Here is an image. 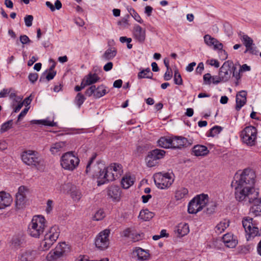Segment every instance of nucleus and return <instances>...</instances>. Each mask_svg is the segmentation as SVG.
Wrapping results in <instances>:
<instances>
[{
    "label": "nucleus",
    "mask_w": 261,
    "mask_h": 261,
    "mask_svg": "<svg viewBox=\"0 0 261 261\" xmlns=\"http://www.w3.org/2000/svg\"><path fill=\"white\" fill-rule=\"evenodd\" d=\"M20 41L23 44H25L31 42L29 38L25 35H21L20 36Z\"/></svg>",
    "instance_id": "56"
},
{
    "label": "nucleus",
    "mask_w": 261,
    "mask_h": 261,
    "mask_svg": "<svg viewBox=\"0 0 261 261\" xmlns=\"http://www.w3.org/2000/svg\"><path fill=\"white\" fill-rule=\"evenodd\" d=\"M117 54V50L114 47H110L107 49L101 56V59L103 61H107L113 59Z\"/></svg>",
    "instance_id": "27"
},
{
    "label": "nucleus",
    "mask_w": 261,
    "mask_h": 261,
    "mask_svg": "<svg viewBox=\"0 0 261 261\" xmlns=\"http://www.w3.org/2000/svg\"><path fill=\"white\" fill-rule=\"evenodd\" d=\"M174 231L178 237H182L189 233V225L186 223H180L176 227Z\"/></svg>",
    "instance_id": "23"
},
{
    "label": "nucleus",
    "mask_w": 261,
    "mask_h": 261,
    "mask_svg": "<svg viewBox=\"0 0 261 261\" xmlns=\"http://www.w3.org/2000/svg\"><path fill=\"white\" fill-rule=\"evenodd\" d=\"M54 206V201L52 200L48 199L46 202V207L45 208L46 213L47 214H50L52 212Z\"/></svg>",
    "instance_id": "54"
},
{
    "label": "nucleus",
    "mask_w": 261,
    "mask_h": 261,
    "mask_svg": "<svg viewBox=\"0 0 261 261\" xmlns=\"http://www.w3.org/2000/svg\"><path fill=\"white\" fill-rule=\"evenodd\" d=\"M144 237V234L143 232H137L134 229H133L130 239L134 242H137L142 240Z\"/></svg>",
    "instance_id": "42"
},
{
    "label": "nucleus",
    "mask_w": 261,
    "mask_h": 261,
    "mask_svg": "<svg viewBox=\"0 0 261 261\" xmlns=\"http://www.w3.org/2000/svg\"><path fill=\"white\" fill-rule=\"evenodd\" d=\"M105 169L106 171L105 175H106L107 178V180H108V181H112L118 178L117 175L114 174L113 172H110L109 171L108 172V167L105 168Z\"/></svg>",
    "instance_id": "46"
},
{
    "label": "nucleus",
    "mask_w": 261,
    "mask_h": 261,
    "mask_svg": "<svg viewBox=\"0 0 261 261\" xmlns=\"http://www.w3.org/2000/svg\"><path fill=\"white\" fill-rule=\"evenodd\" d=\"M241 72V71H240V69L239 70H237V67L233 64V67L231 68V73H232V76L234 77L237 81L236 82V85H238V80L241 77V75L240 74Z\"/></svg>",
    "instance_id": "45"
},
{
    "label": "nucleus",
    "mask_w": 261,
    "mask_h": 261,
    "mask_svg": "<svg viewBox=\"0 0 261 261\" xmlns=\"http://www.w3.org/2000/svg\"><path fill=\"white\" fill-rule=\"evenodd\" d=\"M61 256L62 255L61 254V253L54 249L47 255L46 259L48 261H54Z\"/></svg>",
    "instance_id": "40"
},
{
    "label": "nucleus",
    "mask_w": 261,
    "mask_h": 261,
    "mask_svg": "<svg viewBox=\"0 0 261 261\" xmlns=\"http://www.w3.org/2000/svg\"><path fill=\"white\" fill-rule=\"evenodd\" d=\"M233 63L227 61L225 62L220 68L219 72V80L214 82V84H218L220 82H226L230 78L231 75V68Z\"/></svg>",
    "instance_id": "11"
},
{
    "label": "nucleus",
    "mask_w": 261,
    "mask_h": 261,
    "mask_svg": "<svg viewBox=\"0 0 261 261\" xmlns=\"http://www.w3.org/2000/svg\"><path fill=\"white\" fill-rule=\"evenodd\" d=\"M60 233L59 227L54 225L46 231L42 241L40 248L42 251L48 250L56 242Z\"/></svg>",
    "instance_id": "3"
},
{
    "label": "nucleus",
    "mask_w": 261,
    "mask_h": 261,
    "mask_svg": "<svg viewBox=\"0 0 261 261\" xmlns=\"http://www.w3.org/2000/svg\"><path fill=\"white\" fill-rule=\"evenodd\" d=\"M85 99L86 98L83 94L81 93H78L75 98L74 102L79 108H80Z\"/></svg>",
    "instance_id": "44"
},
{
    "label": "nucleus",
    "mask_w": 261,
    "mask_h": 261,
    "mask_svg": "<svg viewBox=\"0 0 261 261\" xmlns=\"http://www.w3.org/2000/svg\"><path fill=\"white\" fill-rule=\"evenodd\" d=\"M66 143L64 141H60L53 144L50 148V151L51 154H55L57 153L65 150Z\"/></svg>",
    "instance_id": "24"
},
{
    "label": "nucleus",
    "mask_w": 261,
    "mask_h": 261,
    "mask_svg": "<svg viewBox=\"0 0 261 261\" xmlns=\"http://www.w3.org/2000/svg\"><path fill=\"white\" fill-rule=\"evenodd\" d=\"M225 245L228 248H234L238 244V240L231 233H226L222 238Z\"/></svg>",
    "instance_id": "21"
},
{
    "label": "nucleus",
    "mask_w": 261,
    "mask_h": 261,
    "mask_svg": "<svg viewBox=\"0 0 261 261\" xmlns=\"http://www.w3.org/2000/svg\"><path fill=\"white\" fill-rule=\"evenodd\" d=\"M34 17L31 15H26L24 18L25 24L27 27H30L32 25Z\"/></svg>",
    "instance_id": "55"
},
{
    "label": "nucleus",
    "mask_w": 261,
    "mask_h": 261,
    "mask_svg": "<svg viewBox=\"0 0 261 261\" xmlns=\"http://www.w3.org/2000/svg\"><path fill=\"white\" fill-rule=\"evenodd\" d=\"M47 227V221L44 216L35 215L29 223L27 233L29 236L39 239L42 236Z\"/></svg>",
    "instance_id": "2"
},
{
    "label": "nucleus",
    "mask_w": 261,
    "mask_h": 261,
    "mask_svg": "<svg viewBox=\"0 0 261 261\" xmlns=\"http://www.w3.org/2000/svg\"><path fill=\"white\" fill-rule=\"evenodd\" d=\"M255 172L250 169H245L236 180L235 196L237 200L243 201L248 199L250 201L258 197V193L255 191L254 185L255 181Z\"/></svg>",
    "instance_id": "1"
},
{
    "label": "nucleus",
    "mask_w": 261,
    "mask_h": 261,
    "mask_svg": "<svg viewBox=\"0 0 261 261\" xmlns=\"http://www.w3.org/2000/svg\"><path fill=\"white\" fill-rule=\"evenodd\" d=\"M22 97H18L14 99L12 102V108L13 109V111L17 113L20 111L24 105V102H22Z\"/></svg>",
    "instance_id": "34"
},
{
    "label": "nucleus",
    "mask_w": 261,
    "mask_h": 261,
    "mask_svg": "<svg viewBox=\"0 0 261 261\" xmlns=\"http://www.w3.org/2000/svg\"><path fill=\"white\" fill-rule=\"evenodd\" d=\"M29 108H25L24 109L21 113L19 114L18 116V121H20L22 118H23L25 115L27 114L29 111Z\"/></svg>",
    "instance_id": "60"
},
{
    "label": "nucleus",
    "mask_w": 261,
    "mask_h": 261,
    "mask_svg": "<svg viewBox=\"0 0 261 261\" xmlns=\"http://www.w3.org/2000/svg\"><path fill=\"white\" fill-rule=\"evenodd\" d=\"M245 201H248L249 203L254 202V205L251 207V211L255 215H261V200L258 199L257 197L250 201L248 199L244 200Z\"/></svg>",
    "instance_id": "26"
},
{
    "label": "nucleus",
    "mask_w": 261,
    "mask_h": 261,
    "mask_svg": "<svg viewBox=\"0 0 261 261\" xmlns=\"http://www.w3.org/2000/svg\"><path fill=\"white\" fill-rule=\"evenodd\" d=\"M66 246V244L64 242L60 243L56 247L55 250L60 252L61 254L63 255L65 251Z\"/></svg>",
    "instance_id": "53"
},
{
    "label": "nucleus",
    "mask_w": 261,
    "mask_h": 261,
    "mask_svg": "<svg viewBox=\"0 0 261 261\" xmlns=\"http://www.w3.org/2000/svg\"><path fill=\"white\" fill-rule=\"evenodd\" d=\"M246 96L247 92L244 90L237 94L236 109L237 111H239L246 103Z\"/></svg>",
    "instance_id": "19"
},
{
    "label": "nucleus",
    "mask_w": 261,
    "mask_h": 261,
    "mask_svg": "<svg viewBox=\"0 0 261 261\" xmlns=\"http://www.w3.org/2000/svg\"><path fill=\"white\" fill-rule=\"evenodd\" d=\"M229 226V221L223 220L220 222L215 227V231L218 234L222 233Z\"/></svg>",
    "instance_id": "35"
},
{
    "label": "nucleus",
    "mask_w": 261,
    "mask_h": 261,
    "mask_svg": "<svg viewBox=\"0 0 261 261\" xmlns=\"http://www.w3.org/2000/svg\"><path fill=\"white\" fill-rule=\"evenodd\" d=\"M172 76V72L170 68L167 69V71H166L164 74V80L166 81L170 80Z\"/></svg>",
    "instance_id": "59"
},
{
    "label": "nucleus",
    "mask_w": 261,
    "mask_h": 261,
    "mask_svg": "<svg viewBox=\"0 0 261 261\" xmlns=\"http://www.w3.org/2000/svg\"><path fill=\"white\" fill-rule=\"evenodd\" d=\"M242 40L243 42L244 45L246 47V49L245 51V53L249 51L251 54H253L254 49L252 46L253 44V40L247 35H243Z\"/></svg>",
    "instance_id": "28"
},
{
    "label": "nucleus",
    "mask_w": 261,
    "mask_h": 261,
    "mask_svg": "<svg viewBox=\"0 0 261 261\" xmlns=\"http://www.w3.org/2000/svg\"><path fill=\"white\" fill-rule=\"evenodd\" d=\"M105 217V214L101 209L98 210L94 214L93 219L94 220L99 221L102 220Z\"/></svg>",
    "instance_id": "48"
},
{
    "label": "nucleus",
    "mask_w": 261,
    "mask_h": 261,
    "mask_svg": "<svg viewBox=\"0 0 261 261\" xmlns=\"http://www.w3.org/2000/svg\"><path fill=\"white\" fill-rule=\"evenodd\" d=\"M26 189L23 186H21L18 189V192L16 194L15 205L17 209L22 208L25 201L24 191Z\"/></svg>",
    "instance_id": "17"
},
{
    "label": "nucleus",
    "mask_w": 261,
    "mask_h": 261,
    "mask_svg": "<svg viewBox=\"0 0 261 261\" xmlns=\"http://www.w3.org/2000/svg\"><path fill=\"white\" fill-rule=\"evenodd\" d=\"M174 83L178 85H180L182 84L181 75L177 70L174 71Z\"/></svg>",
    "instance_id": "51"
},
{
    "label": "nucleus",
    "mask_w": 261,
    "mask_h": 261,
    "mask_svg": "<svg viewBox=\"0 0 261 261\" xmlns=\"http://www.w3.org/2000/svg\"><path fill=\"white\" fill-rule=\"evenodd\" d=\"M192 151L196 156H205L209 152L207 148L202 145H197L194 146Z\"/></svg>",
    "instance_id": "25"
},
{
    "label": "nucleus",
    "mask_w": 261,
    "mask_h": 261,
    "mask_svg": "<svg viewBox=\"0 0 261 261\" xmlns=\"http://www.w3.org/2000/svg\"><path fill=\"white\" fill-rule=\"evenodd\" d=\"M204 42L208 46H213L214 49L222 50L223 48V44L219 41L211 37L209 35H205L204 36Z\"/></svg>",
    "instance_id": "20"
},
{
    "label": "nucleus",
    "mask_w": 261,
    "mask_h": 261,
    "mask_svg": "<svg viewBox=\"0 0 261 261\" xmlns=\"http://www.w3.org/2000/svg\"><path fill=\"white\" fill-rule=\"evenodd\" d=\"M207 206H208L207 208V212L209 213H211L215 210V208L216 206V205L215 203L212 202L211 203H208Z\"/></svg>",
    "instance_id": "62"
},
{
    "label": "nucleus",
    "mask_w": 261,
    "mask_h": 261,
    "mask_svg": "<svg viewBox=\"0 0 261 261\" xmlns=\"http://www.w3.org/2000/svg\"><path fill=\"white\" fill-rule=\"evenodd\" d=\"M23 243V240L18 236H13L11 239L10 244L12 248L18 249L21 246Z\"/></svg>",
    "instance_id": "37"
},
{
    "label": "nucleus",
    "mask_w": 261,
    "mask_h": 261,
    "mask_svg": "<svg viewBox=\"0 0 261 261\" xmlns=\"http://www.w3.org/2000/svg\"><path fill=\"white\" fill-rule=\"evenodd\" d=\"M107 93L106 87L103 85H100L97 88L95 85H92L87 89L85 94L89 97L92 95L95 98H99L104 96Z\"/></svg>",
    "instance_id": "13"
},
{
    "label": "nucleus",
    "mask_w": 261,
    "mask_h": 261,
    "mask_svg": "<svg viewBox=\"0 0 261 261\" xmlns=\"http://www.w3.org/2000/svg\"><path fill=\"white\" fill-rule=\"evenodd\" d=\"M108 195L116 201H119L121 195L120 188L117 186H111L108 189Z\"/></svg>",
    "instance_id": "22"
},
{
    "label": "nucleus",
    "mask_w": 261,
    "mask_h": 261,
    "mask_svg": "<svg viewBox=\"0 0 261 261\" xmlns=\"http://www.w3.org/2000/svg\"><path fill=\"white\" fill-rule=\"evenodd\" d=\"M188 190L184 187L178 188L175 192V198L177 200H182L188 196Z\"/></svg>",
    "instance_id": "31"
},
{
    "label": "nucleus",
    "mask_w": 261,
    "mask_h": 261,
    "mask_svg": "<svg viewBox=\"0 0 261 261\" xmlns=\"http://www.w3.org/2000/svg\"><path fill=\"white\" fill-rule=\"evenodd\" d=\"M153 74L151 72L149 68L143 69L138 73V77L139 79L148 78L152 79Z\"/></svg>",
    "instance_id": "39"
},
{
    "label": "nucleus",
    "mask_w": 261,
    "mask_h": 261,
    "mask_svg": "<svg viewBox=\"0 0 261 261\" xmlns=\"http://www.w3.org/2000/svg\"><path fill=\"white\" fill-rule=\"evenodd\" d=\"M208 196L202 194L197 195L189 202L188 211L190 214H196L201 211L208 203Z\"/></svg>",
    "instance_id": "4"
},
{
    "label": "nucleus",
    "mask_w": 261,
    "mask_h": 261,
    "mask_svg": "<svg viewBox=\"0 0 261 261\" xmlns=\"http://www.w3.org/2000/svg\"><path fill=\"white\" fill-rule=\"evenodd\" d=\"M38 78V75L36 73H30L29 75V79L30 81L32 83H34L37 81Z\"/></svg>",
    "instance_id": "58"
},
{
    "label": "nucleus",
    "mask_w": 261,
    "mask_h": 261,
    "mask_svg": "<svg viewBox=\"0 0 261 261\" xmlns=\"http://www.w3.org/2000/svg\"><path fill=\"white\" fill-rule=\"evenodd\" d=\"M113 66V64L111 62H109L107 63L104 66H103V70L105 71H109L111 70Z\"/></svg>",
    "instance_id": "63"
},
{
    "label": "nucleus",
    "mask_w": 261,
    "mask_h": 261,
    "mask_svg": "<svg viewBox=\"0 0 261 261\" xmlns=\"http://www.w3.org/2000/svg\"><path fill=\"white\" fill-rule=\"evenodd\" d=\"M56 74V72L55 71H49L46 76V79L47 81H50L54 79Z\"/></svg>",
    "instance_id": "61"
},
{
    "label": "nucleus",
    "mask_w": 261,
    "mask_h": 261,
    "mask_svg": "<svg viewBox=\"0 0 261 261\" xmlns=\"http://www.w3.org/2000/svg\"><path fill=\"white\" fill-rule=\"evenodd\" d=\"M204 69V65L202 62L198 64L197 67L196 69V72L197 73L201 74Z\"/></svg>",
    "instance_id": "64"
},
{
    "label": "nucleus",
    "mask_w": 261,
    "mask_h": 261,
    "mask_svg": "<svg viewBox=\"0 0 261 261\" xmlns=\"http://www.w3.org/2000/svg\"><path fill=\"white\" fill-rule=\"evenodd\" d=\"M222 127L219 126H215L210 130V136L215 137L219 134L222 130Z\"/></svg>",
    "instance_id": "49"
},
{
    "label": "nucleus",
    "mask_w": 261,
    "mask_h": 261,
    "mask_svg": "<svg viewBox=\"0 0 261 261\" xmlns=\"http://www.w3.org/2000/svg\"><path fill=\"white\" fill-rule=\"evenodd\" d=\"M86 84L89 85L97 83L100 80V77L96 73H89L84 77Z\"/></svg>",
    "instance_id": "36"
},
{
    "label": "nucleus",
    "mask_w": 261,
    "mask_h": 261,
    "mask_svg": "<svg viewBox=\"0 0 261 261\" xmlns=\"http://www.w3.org/2000/svg\"><path fill=\"white\" fill-rule=\"evenodd\" d=\"M106 171L104 169L103 171H99V174L97 175L93 174L94 176H95L97 178V185L98 186L102 185L105 184L106 182L108 181L107 180L106 175H105Z\"/></svg>",
    "instance_id": "38"
},
{
    "label": "nucleus",
    "mask_w": 261,
    "mask_h": 261,
    "mask_svg": "<svg viewBox=\"0 0 261 261\" xmlns=\"http://www.w3.org/2000/svg\"><path fill=\"white\" fill-rule=\"evenodd\" d=\"M38 256L36 250L28 249L22 250L18 254L17 261H34Z\"/></svg>",
    "instance_id": "14"
},
{
    "label": "nucleus",
    "mask_w": 261,
    "mask_h": 261,
    "mask_svg": "<svg viewBox=\"0 0 261 261\" xmlns=\"http://www.w3.org/2000/svg\"><path fill=\"white\" fill-rule=\"evenodd\" d=\"M31 123L32 124H42L49 126H54L56 125V123L54 121H48L47 120H33L31 121Z\"/></svg>",
    "instance_id": "41"
},
{
    "label": "nucleus",
    "mask_w": 261,
    "mask_h": 261,
    "mask_svg": "<svg viewBox=\"0 0 261 261\" xmlns=\"http://www.w3.org/2000/svg\"><path fill=\"white\" fill-rule=\"evenodd\" d=\"M80 159L73 152L69 151L62 155L60 160V164L65 170L72 171L79 166Z\"/></svg>",
    "instance_id": "5"
},
{
    "label": "nucleus",
    "mask_w": 261,
    "mask_h": 261,
    "mask_svg": "<svg viewBox=\"0 0 261 261\" xmlns=\"http://www.w3.org/2000/svg\"><path fill=\"white\" fill-rule=\"evenodd\" d=\"M172 137H162L158 141L159 146L165 148H171Z\"/></svg>",
    "instance_id": "32"
},
{
    "label": "nucleus",
    "mask_w": 261,
    "mask_h": 261,
    "mask_svg": "<svg viewBox=\"0 0 261 261\" xmlns=\"http://www.w3.org/2000/svg\"><path fill=\"white\" fill-rule=\"evenodd\" d=\"M12 201L13 198L10 194L5 192H0V210L10 206Z\"/></svg>",
    "instance_id": "18"
},
{
    "label": "nucleus",
    "mask_w": 261,
    "mask_h": 261,
    "mask_svg": "<svg viewBox=\"0 0 261 261\" xmlns=\"http://www.w3.org/2000/svg\"><path fill=\"white\" fill-rule=\"evenodd\" d=\"M136 253L138 258L140 259H146L147 257V254L143 249L139 248L136 249Z\"/></svg>",
    "instance_id": "47"
},
{
    "label": "nucleus",
    "mask_w": 261,
    "mask_h": 261,
    "mask_svg": "<svg viewBox=\"0 0 261 261\" xmlns=\"http://www.w3.org/2000/svg\"><path fill=\"white\" fill-rule=\"evenodd\" d=\"M171 148L181 149L182 147H186L191 145V143L186 138L182 137H172Z\"/></svg>",
    "instance_id": "15"
},
{
    "label": "nucleus",
    "mask_w": 261,
    "mask_h": 261,
    "mask_svg": "<svg viewBox=\"0 0 261 261\" xmlns=\"http://www.w3.org/2000/svg\"><path fill=\"white\" fill-rule=\"evenodd\" d=\"M130 15L132 17L139 23H142L143 22V20L140 17V16L135 11L134 9H130V11H129Z\"/></svg>",
    "instance_id": "50"
},
{
    "label": "nucleus",
    "mask_w": 261,
    "mask_h": 261,
    "mask_svg": "<svg viewBox=\"0 0 261 261\" xmlns=\"http://www.w3.org/2000/svg\"><path fill=\"white\" fill-rule=\"evenodd\" d=\"M165 154V151L161 149H154L150 151L145 158V163L148 167H153L158 164V161L162 159Z\"/></svg>",
    "instance_id": "10"
},
{
    "label": "nucleus",
    "mask_w": 261,
    "mask_h": 261,
    "mask_svg": "<svg viewBox=\"0 0 261 261\" xmlns=\"http://www.w3.org/2000/svg\"><path fill=\"white\" fill-rule=\"evenodd\" d=\"M154 213L147 209L142 210L140 212L139 218L144 221H149L154 217Z\"/></svg>",
    "instance_id": "33"
},
{
    "label": "nucleus",
    "mask_w": 261,
    "mask_h": 261,
    "mask_svg": "<svg viewBox=\"0 0 261 261\" xmlns=\"http://www.w3.org/2000/svg\"><path fill=\"white\" fill-rule=\"evenodd\" d=\"M13 120H10L3 123L1 126L0 133L3 134L12 127Z\"/></svg>",
    "instance_id": "43"
},
{
    "label": "nucleus",
    "mask_w": 261,
    "mask_h": 261,
    "mask_svg": "<svg viewBox=\"0 0 261 261\" xmlns=\"http://www.w3.org/2000/svg\"><path fill=\"white\" fill-rule=\"evenodd\" d=\"M133 35L136 40L142 43L145 41L146 38L145 29H143L138 24H135L133 29Z\"/></svg>",
    "instance_id": "16"
},
{
    "label": "nucleus",
    "mask_w": 261,
    "mask_h": 261,
    "mask_svg": "<svg viewBox=\"0 0 261 261\" xmlns=\"http://www.w3.org/2000/svg\"><path fill=\"white\" fill-rule=\"evenodd\" d=\"M257 134V129L255 127L248 126L241 132V137L244 143L252 146L255 144Z\"/></svg>",
    "instance_id": "8"
},
{
    "label": "nucleus",
    "mask_w": 261,
    "mask_h": 261,
    "mask_svg": "<svg viewBox=\"0 0 261 261\" xmlns=\"http://www.w3.org/2000/svg\"><path fill=\"white\" fill-rule=\"evenodd\" d=\"M113 172L114 174L117 175V177L119 178L123 172L122 166L121 165L117 163L111 164L108 166V171Z\"/></svg>",
    "instance_id": "29"
},
{
    "label": "nucleus",
    "mask_w": 261,
    "mask_h": 261,
    "mask_svg": "<svg viewBox=\"0 0 261 261\" xmlns=\"http://www.w3.org/2000/svg\"><path fill=\"white\" fill-rule=\"evenodd\" d=\"M135 178L129 174H126L123 177L121 180L122 187L125 189H128L134 183Z\"/></svg>",
    "instance_id": "30"
},
{
    "label": "nucleus",
    "mask_w": 261,
    "mask_h": 261,
    "mask_svg": "<svg viewBox=\"0 0 261 261\" xmlns=\"http://www.w3.org/2000/svg\"><path fill=\"white\" fill-rule=\"evenodd\" d=\"M21 160L26 165L37 168L41 162L39 153L34 150H28L22 152Z\"/></svg>",
    "instance_id": "7"
},
{
    "label": "nucleus",
    "mask_w": 261,
    "mask_h": 261,
    "mask_svg": "<svg viewBox=\"0 0 261 261\" xmlns=\"http://www.w3.org/2000/svg\"><path fill=\"white\" fill-rule=\"evenodd\" d=\"M153 178L156 186L161 189L169 188L174 180L169 173H157L154 175Z\"/></svg>",
    "instance_id": "9"
},
{
    "label": "nucleus",
    "mask_w": 261,
    "mask_h": 261,
    "mask_svg": "<svg viewBox=\"0 0 261 261\" xmlns=\"http://www.w3.org/2000/svg\"><path fill=\"white\" fill-rule=\"evenodd\" d=\"M71 196L74 201H78L82 197V194L79 190L73 191L71 193Z\"/></svg>",
    "instance_id": "52"
},
{
    "label": "nucleus",
    "mask_w": 261,
    "mask_h": 261,
    "mask_svg": "<svg viewBox=\"0 0 261 261\" xmlns=\"http://www.w3.org/2000/svg\"><path fill=\"white\" fill-rule=\"evenodd\" d=\"M110 233V230L105 229L96 236L95 240V245L97 248L100 250H105L109 247Z\"/></svg>",
    "instance_id": "12"
},
{
    "label": "nucleus",
    "mask_w": 261,
    "mask_h": 261,
    "mask_svg": "<svg viewBox=\"0 0 261 261\" xmlns=\"http://www.w3.org/2000/svg\"><path fill=\"white\" fill-rule=\"evenodd\" d=\"M242 224L246 233L247 240H250L259 234V228L255 221L252 218L247 217L243 218Z\"/></svg>",
    "instance_id": "6"
},
{
    "label": "nucleus",
    "mask_w": 261,
    "mask_h": 261,
    "mask_svg": "<svg viewBox=\"0 0 261 261\" xmlns=\"http://www.w3.org/2000/svg\"><path fill=\"white\" fill-rule=\"evenodd\" d=\"M133 228H127L123 230L122 232V235L125 237H129L130 238V236H132L133 231Z\"/></svg>",
    "instance_id": "57"
}]
</instances>
